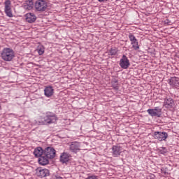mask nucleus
I'll use <instances>...</instances> for the list:
<instances>
[{
	"label": "nucleus",
	"instance_id": "obj_24",
	"mask_svg": "<svg viewBox=\"0 0 179 179\" xmlns=\"http://www.w3.org/2000/svg\"><path fill=\"white\" fill-rule=\"evenodd\" d=\"M153 110H155V111L158 113V115H159V117L162 115V108H160V107L157 106Z\"/></svg>",
	"mask_w": 179,
	"mask_h": 179
},
{
	"label": "nucleus",
	"instance_id": "obj_11",
	"mask_svg": "<svg viewBox=\"0 0 179 179\" xmlns=\"http://www.w3.org/2000/svg\"><path fill=\"white\" fill-rule=\"evenodd\" d=\"M164 106L166 108H169V110H171V108H174L176 106L174 99L172 98H165Z\"/></svg>",
	"mask_w": 179,
	"mask_h": 179
},
{
	"label": "nucleus",
	"instance_id": "obj_6",
	"mask_svg": "<svg viewBox=\"0 0 179 179\" xmlns=\"http://www.w3.org/2000/svg\"><path fill=\"white\" fill-rule=\"evenodd\" d=\"M36 171V176L41 177V178H44V177H48V176H50V171L46 169H43V168H37Z\"/></svg>",
	"mask_w": 179,
	"mask_h": 179
},
{
	"label": "nucleus",
	"instance_id": "obj_2",
	"mask_svg": "<svg viewBox=\"0 0 179 179\" xmlns=\"http://www.w3.org/2000/svg\"><path fill=\"white\" fill-rule=\"evenodd\" d=\"M58 120L57 115L52 112H47L45 116L42 119V122L44 125L48 124H54Z\"/></svg>",
	"mask_w": 179,
	"mask_h": 179
},
{
	"label": "nucleus",
	"instance_id": "obj_28",
	"mask_svg": "<svg viewBox=\"0 0 179 179\" xmlns=\"http://www.w3.org/2000/svg\"><path fill=\"white\" fill-rule=\"evenodd\" d=\"M55 179H62V177H61V176H55Z\"/></svg>",
	"mask_w": 179,
	"mask_h": 179
},
{
	"label": "nucleus",
	"instance_id": "obj_26",
	"mask_svg": "<svg viewBox=\"0 0 179 179\" xmlns=\"http://www.w3.org/2000/svg\"><path fill=\"white\" fill-rule=\"evenodd\" d=\"M87 179H99V178H97V176H88Z\"/></svg>",
	"mask_w": 179,
	"mask_h": 179
},
{
	"label": "nucleus",
	"instance_id": "obj_3",
	"mask_svg": "<svg viewBox=\"0 0 179 179\" xmlns=\"http://www.w3.org/2000/svg\"><path fill=\"white\" fill-rule=\"evenodd\" d=\"M34 8L37 12H47L48 3L45 0H37L34 3Z\"/></svg>",
	"mask_w": 179,
	"mask_h": 179
},
{
	"label": "nucleus",
	"instance_id": "obj_25",
	"mask_svg": "<svg viewBox=\"0 0 179 179\" xmlns=\"http://www.w3.org/2000/svg\"><path fill=\"white\" fill-rule=\"evenodd\" d=\"M112 87H113L115 90H118V89H120V87H118V84H112Z\"/></svg>",
	"mask_w": 179,
	"mask_h": 179
},
{
	"label": "nucleus",
	"instance_id": "obj_30",
	"mask_svg": "<svg viewBox=\"0 0 179 179\" xmlns=\"http://www.w3.org/2000/svg\"><path fill=\"white\" fill-rule=\"evenodd\" d=\"M166 23H169V20H166Z\"/></svg>",
	"mask_w": 179,
	"mask_h": 179
},
{
	"label": "nucleus",
	"instance_id": "obj_20",
	"mask_svg": "<svg viewBox=\"0 0 179 179\" xmlns=\"http://www.w3.org/2000/svg\"><path fill=\"white\" fill-rule=\"evenodd\" d=\"M147 112L151 117H160V115H159V113L155 111L153 109H148Z\"/></svg>",
	"mask_w": 179,
	"mask_h": 179
},
{
	"label": "nucleus",
	"instance_id": "obj_29",
	"mask_svg": "<svg viewBox=\"0 0 179 179\" xmlns=\"http://www.w3.org/2000/svg\"><path fill=\"white\" fill-rule=\"evenodd\" d=\"M99 1V2H104V1H106V0H98Z\"/></svg>",
	"mask_w": 179,
	"mask_h": 179
},
{
	"label": "nucleus",
	"instance_id": "obj_21",
	"mask_svg": "<svg viewBox=\"0 0 179 179\" xmlns=\"http://www.w3.org/2000/svg\"><path fill=\"white\" fill-rule=\"evenodd\" d=\"M45 50V48H44V46L43 45H41L38 47L36 51L39 55H43V54H44Z\"/></svg>",
	"mask_w": 179,
	"mask_h": 179
},
{
	"label": "nucleus",
	"instance_id": "obj_10",
	"mask_svg": "<svg viewBox=\"0 0 179 179\" xmlns=\"http://www.w3.org/2000/svg\"><path fill=\"white\" fill-rule=\"evenodd\" d=\"M121 153H122V147L118 145H113L112 155L113 157H118V156H120Z\"/></svg>",
	"mask_w": 179,
	"mask_h": 179
},
{
	"label": "nucleus",
	"instance_id": "obj_1",
	"mask_svg": "<svg viewBox=\"0 0 179 179\" xmlns=\"http://www.w3.org/2000/svg\"><path fill=\"white\" fill-rule=\"evenodd\" d=\"M1 57L3 61L10 62L15 58V51L10 48H4L1 52Z\"/></svg>",
	"mask_w": 179,
	"mask_h": 179
},
{
	"label": "nucleus",
	"instance_id": "obj_14",
	"mask_svg": "<svg viewBox=\"0 0 179 179\" xmlns=\"http://www.w3.org/2000/svg\"><path fill=\"white\" fill-rule=\"evenodd\" d=\"M26 21L28 23H34L37 20V17L33 13H28L25 15Z\"/></svg>",
	"mask_w": 179,
	"mask_h": 179
},
{
	"label": "nucleus",
	"instance_id": "obj_5",
	"mask_svg": "<svg viewBox=\"0 0 179 179\" xmlns=\"http://www.w3.org/2000/svg\"><path fill=\"white\" fill-rule=\"evenodd\" d=\"M56 151L52 147H47L43 150V156L48 157L49 159H52L55 157Z\"/></svg>",
	"mask_w": 179,
	"mask_h": 179
},
{
	"label": "nucleus",
	"instance_id": "obj_12",
	"mask_svg": "<svg viewBox=\"0 0 179 179\" xmlns=\"http://www.w3.org/2000/svg\"><path fill=\"white\" fill-rule=\"evenodd\" d=\"M69 149L73 153H78L80 150V143L79 142H72L70 145Z\"/></svg>",
	"mask_w": 179,
	"mask_h": 179
},
{
	"label": "nucleus",
	"instance_id": "obj_18",
	"mask_svg": "<svg viewBox=\"0 0 179 179\" xmlns=\"http://www.w3.org/2000/svg\"><path fill=\"white\" fill-rule=\"evenodd\" d=\"M34 155L35 157H41L44 155V150L41 147H37L34 151Z\"/></svg>",
	"mask_w": 179,
	"mask_h": 179
},
{
	"label": "nucleus",
	"instance_id": "obj_19",
	"mask_svg": "<svg viewBox=\"0 0 179 179\" xmlns=\"http://www.w3.org/2000/svg\"><path fill=\"white\" fill-rule=\"evenodd\" d=\"M23 6L24 9H33V6H34V2L33 0H27L25 2L23 3Z\"/></svg>",
	"mask_w": 179,
	"mask_h": 179
},
{
	"label": "nucleus",
	"instance_id": "obj_7",
	"mask_svg": "<svg viewBox=\"0 0 179 179\" xmlns=\"http://www.w3.org/2000/svg\"><path fill=\"white\" fill-rule=\"evenodd\" d=\"M5 5V8H4V12L8 17H13V14L12 13V8H10V0H6L4 2Z\"/></svg>",
	"mask_w": 179,
	"mask_h": 179
},
{
	"label": "nucleus",
	"instance_id": "obj_9",
	"mask_svg": "<svg viewBox=\"0 0 179 179\" xmlns=\"http://www.w3.org/2000/svg\"><path fill=\"white\" fill-rule=\"evenodd\" d=\"M129 38L131 41V44L134 50H135V51L139 50V44L138 43V39H136V37H135L134 34H129Z\"/></svg>",
	"mask_w": 179,
	"mask_h": 179
},
{
	"label": "nucleus",
	"instance_id": "obj_23",
	"mask_svg": "<svg viewBox=\"0 0 179 179\" xmlns=\"http://www.w3.org/2000/svg\"><path fill=\"white\" fill-rule=\"evenodd\" d=\"M162 174H164V176H169V169L167 167L162 168L161 169Z\"/></svg>",
	"mask_w": 179,
	"mask_h": 179
},
{
	"label": "nucleus",
	"instance_id": "obj_16",
	"mask_svg": "<svg viewBox=\"0 0 179 179\" xmlns=\"http://www.w3.org/2000/svg\"><path fill=\"white\" fill-rule=\"evenodd\" d=\"M38 162L41 166H47V164L50 163V159L43 154V155L38 158Z\"/></svg>",
	"mask_w": 179,
	"mask_h": 179
},
{
	"label": "nucleus",
	"instance_id": "obj_22",
	"mask_svg": "<svg viewBox=\"0 0 179 179\" xmlns=\"http://www.w3.org/2000/svg\"><path fill=\"white\" fill-rule=\"evenodd\" d=\"M117 52H118V49L117 48H112L109 50L108 55H117Z\"/></svg>",
	"mask_w": 179,
	"mask_h": 179
},
{
	"label": "nucleus",
	"instance_id": "obj_8",
	"mask_svg": "<svg viewBox=\"0 0 179 179\" xmlns=\"http://www.w3.org/2000/svg\"><path fill=\"white\" fill-rule=\"evenodd\" d=\"M130 65L129 59H128V57L124 55L120 61V66H121L122 69H128Z\"/></svg>",
	"mask_w": 179,
	"mask_h": 179
},
{
	"label": "nucleus",
	"instance_id": "obj_13",
	"mask_svg": "<svg viewBox=\"0 0 179 179\" xmlns=\"http://www.w3.org/2000/svg\"><path fill=\"white\" fill-rule=\"evenodd\" d=\"M71 155L68 152H63L60 156V162L62 164H68L69 163Z\"/></svg>",
	"mask_w": 179,
	"mask_h": 179
},
{
	"label": "nucleus",
	"instance_id": "obj_4",
	"mask_svg": "<svg viewBox=\"0 0 179 179\" xmlns=\"http://www.w3.org/2000/svg\"><path fill=\"white\" fill-rule=\"evenodd\" d=\"M154 139H157L159 142L164 141L169 138V134L166 131H155L152 134Z\"/></svg>",
	"mask_w": 179,
	"mask_h": 179
},
{
	"label": "nucleus",
	"instance_id": "obj_27",
	"mask_svg": "<svg viewBox=\"0 0 179 179\" xmlns=\"http://www.w3.org/2000/svg\"><path fill=\"white\" fill-rule=\"evenodd\" d=\"M112 84H114V85H118V80H115L112 82Z\"/></svg>",
	"mask_w": 179,
	"mask_h": 179
},
{
	"label": "nucleus",
	"instance_id": "obj_17",
	"mask_svg": "<svg viewBox=\"0 0 179 179\" xmlns=\"http://www.w3.org/2000/svg\"><path fill=\"white\" fill-rule=\"evenodd\" d=\"M44 94L46 97H51L54 94V88L51 85L45 87Z\"/></svg>",
	"mask_w": 179,
	"mask_h": 179
},
{
	"label": "nucleus",
	"instance_id": "obj_15",
	"mask_svg": "<svg viewBox=\"0 0 179 179\" xmlns=\"http://www.w3.org/2000/svg\"><path fill=\"white\" fill-rule=\"evenodd\" d=\"M169 85L171 86V87H179V78L178 77H171L169 79Z\"/></svg>",
	"mask_w": 179,
	"mask_h": 179
}]
</instances>
